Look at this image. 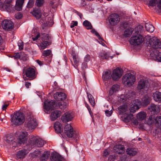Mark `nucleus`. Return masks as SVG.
<instances>
[{
  "label": "nucleus",
  "mask_w": 161,
  "mask_h": 161,
  "mask_svg": "<svg viewBox=\"0 0 161 161\" xmlns=\"http://www.w3.org/2000/svg\"><path fill=\"white\" fill-rule=\"evenodd\" d=\"M28 133L25 131L22 132L18 138V142H16L14 139L10 136H8L4 140L8 146H12L13 147H16L24 144L27 141L26 137Z\"/></svg>",
  "instance_id": "obj_1"
},
{
  "label": "nucleus",
  "mask_w": 161,
  "mask_h": 161,
  "mask_svg": "<svg viewBox=\"0 0 161 161\" xmlns=\"http://www.w3.org/2000/svg\"><path fill=\"white\" fill-rule=\"evenodd\" d=\"M11 121L14 125H21L25 121V116L22 112L20 111L16 112L14 113Z\"/></svg>",
  "instance_id": "obj_2"
},
{
  "label": "nucleus",
  "mask_w": 161,
  "mask_h": 161,
  "mask_svg": "<svg viewBox=\"0 0 161 161\" xmlns=\"http://www.w3.org/2000/svg\"><path fill=\"white\" fill-rule=\"evenodd\" d=\"M25 125L26 128L31 130L35 129L37 126L36 119L31 113L28 114Z\"/></svg>",
  "instance_id": "obj_3"
},
{
  "label": "nucleus",
  "mask_w": 161,
  "mask_h": 161,
  "mask_svg": "<svg viewBox=\"0 0 161 161\" xmlns=\"http://www.w3.org/2000/svg\"><path fill=\"white\" fill-rule=\"evenodd\" d=\"M45 143V142L37 136H32L29 141L28 145L31 148L37 147H41Z\"/></svg>",
  "instance_id": "obj_4"
},
{
  "label": "nucleus",
  "mask_w": 161,
  "mask_h": 161,
  "mask_svg": "<svg viewBox=\"0 0 161 161\" xmlns=\"http://www.w3.org/2000/svg\"><path fill=\"white\" fill-rule=\"evenodd\" d=\"M145 39L147 42L153 48L155 49L161 48V42L157 37L147 35L145 37Z\"/></svg>",
  "instance_id": "obj_5"
},
{
  "label": "nucleus",
  "mask_w": 161,
  "mask_h": 161,
  "mask_svg": "<svg viewBox=\"0 0 161 161\" xmlns=\"http://www.w3.org/2000/svg\"><path fill=\"white\" fill-rule=\"evenodd\" d=\"M136 80L134 75L131 73H127L122 78V82L125 85L130 86L133 85Z\"/></svg>",
  "instance_id": "obj_6"
},
{
  "label": "nucleus",
  "mask_w": 161,
  "mask_h": 161,
  "mask_svg": "<svg viewBox=\"0 0 161 161\" xmlns=\"http://www.w3.org/2000/svg\"><path fill=\"white\" fill-rule=\"evenodd\" d=\"M145 38L140 34L133 35L130 39V42L131 44L134 46L141 44L145 40Z\"/></svg>",
  "instance_id": "obj_7"
},
{
  "label": "nucleus",
  "mask_w": 161,
  "mask_h": 161,
  "mask_svg": "<svg viewBox=\"0 0 161 161\" xmlns=\"http://www.w3.org/2000/svg\"><path fill=\"white\" fill-rule=\"evenodd\" d=\"M120 20V17L118 14L114 13L111 14L109 18V22L110 25H115Z\"/></svg>",
  "instance_id": "obj_8"
},
{
  "label": "nucleus",
  "mask_w": 161,
  "mask_h": 161,
  "mask_svg": "<svg viewBox=\"0 0 161 161\" xmlns=\"http://www.w3.org/2000/svg\"><path fill=\"white\" fill-rule=\"evenodd\" d=\"M55 103L54 101L52 100L51 101L46 100L44 103V108L47 111L45 112L47 114H48V111L51 110L55 108Z\"/></svg>",
  "instance_id": "obj_9"
},
{
  "label": "nucleus",
  "mask_w": 161,
  "mask_h": 161,
  "mask_svg": "<svg viewBox=\"0 0 161 161\" xmlns=\"http://www.w3.org/2000/svg\"><path fill=\"white\" fill-rule=\"evenodd\" d=\"M137 88L138 90H143L147 91L148 89L147 80L144 79H141L138 81Z\"/></svg>",
  "instance_id": "obj_10"
},
{
  "label": "nucleus",
  "mask_w": 161,
  "mask_h": 161,
  "mask_svg": "<svg viewBox=\"0 0 161 161\" xmlns=\"http://www.w3.org/2000/svg\"><path fill=\"white\" fill-rule=\"evenodd\" d=\"M122 74V70L118 68L113 71L112 77L113 80H118L121 77Z\"/></svg>",
  "instance_id": "obj_11"
},
{
  "label": "nucleus",
  "mask_w": 161,
  "mask_h": 161,
  "mask_svg": "<svg viewBox=\"0 0 161 161\" xmlns=\"http://www.w3.org/2000/svg\"><path fill=\"white\" fill-rule=\"evenodd\" d=\"M2 26L4 30L9 31L12 29L14 27L13 23L8 20H4L2 23Z\"/></svg>",
  "instance_id": "obj_12"
},
{
  "label": "nucleus",
  "mask_w": 161,
  "mask_h": 161,
  "mask_svg": "<svg viewBox=\"0 0 161 161\" xmlns=\"http://www.w3.org/2000/svg\"><path fill=\"white\" fill-rule=\"evenodd\" d=\"M141 102L138 100L134 101L133 103L131 105L130 111L131 113H134L139 109L141 106Z\"/></svg>",
  "instance_id": "obj_13"
},
{
  "label": "nucleus",
  "mask_w": 161,
  "mask_h": 161,
  "mask_svg": "<svg viewBox=\"0 0 161 161\" xmlns=\"http://www.w3.org/2000/svg\"><path fill=\"white\" fill-rule=\"evenodd\" d=\"M41 39L47 44L51 45L52 43L53 38L51 36L47 34L44 33L41 35Z\"/></svg>",
  "instance_id": "obj_14"
},
{
  "label": "nucleus",
  "mask_w": 161,
  "mask_h": 161,
  "mask_svg": "<svg viewBox=\"0 0 161 161\" xmlns=\"http://www.w3.org/2000/svg\"><path fill=\"white\" fill-rule=\"evenodd\" d=\"M40 22L45 26H51L53 24V18L51 17H46L44 20L43 19H41Z\"/></svg>",
  "instance_id": "obj_15"
},
{
  "label": "nucleus",
  "mask_w": 161,
  "mask_h": 161,
  "mask_svg": "<svg viewBox=\"0 0 161 161\" xmlns=\"http://www.w3.org/2000/svg\"><path fill=\"white\" fill-rule=\"evenodd\" d=\"M148 6L155 7V8L161 10V0H150Z\"/></svg>",
  "instance_id": "obj_16"
},
{
  "label": "nucleus",
  "mask_w": 161,
  "mask_h": 161,
  "mask_svg": "<svg viewBox=\"0 0 161 161\" xmlns=\"http://www.w3.org/2000/svg\"><path fill=\"white\" fill-rule=\"evenodd\" d=\"M61 115V112L58 110L53 111L50 115V118L51 120L54 121Z\"/></svg>",
  "instance_id": "obj_17"
},
{
  "label": "nucleus",
  "mask_w": 161,
  "mask_h": 161,
  "mask_svg": "<svg viewBox=\"0 0 161 161\" xmlns=\"http://www.w3.org/2000/svg\"><path fill=\"white\" fill-rule=\"evenodd\" d=\"M72 114L69 112L65 113L61 117V120L64 123L71 121L73 118Z\"/></svg>",
  "instance_id": "obj_18"
},
{
  "label": "nucleus",
  "mask_w": 161,
  "mask_h": 161,
  "mask_svg": "<svg viewBox=\"0 0 161 161\" xmlns=\"http://www.w3.org/2000/svg\"><path fill=\"white\" fill-rule=\"evenodd\" d=\"M54 98L57 101H63L66 97V94L62 92H57L54 95Z\"/></svg>",
  "instance_id": "obj_19"
},
{
  "label": "nucleus",
  "mask_w": 161,
  "mask_h": 161,
  "mask_svg": "<svg viewBox=\"0 0 161 161\" xmlns=\"http://www.w3.org/2000/svg\"><path fill=\"white\" fill-rule=\"evenodd\" d=\"M66 135L69 137L73 138V139L77 140L79 138V135L74 130H70L65 132Z\"/></svg>",
  "instance_id": "obj_20"
},
{
  "label": "nucleus",
  "mask_w": 161,
  "mask_h": 161,
  "mask_svg": "<svg viewBox=\"0 0 161 161\" xmlns=\"http://www.w3.org/2000/svg\"><path fill=\"white\" fill-rule=\"evenodd\" d=\"M71 55L73 56L74 64H73L74 67L76 69H78V66L79 63V58L77 54L75 53L74 52L72 51L71 53Z\"/></svg>",
  "instance_id": "obj_21"
},
{
  "label": "nucleus",
  "mask_w": 161,
  "mask_h": 161,
  "mask_svg": "<svg viewBox=\"0 0 161 161\" xmlns=\"http://www.w3.org/2000/svg\"><path fill=\"white\" fill-rule=\"evenodd\" d=\"M125 150L124 146L121 145H116L114 147V152L118 154L123 153L125 151Z\"/></svg>",
  "instance_id": "obj_22"
},
{
  "label": "nucleus",
  "mask_w": 161,
  "mask_h": 161,
  "mask_svg": "<svg viewBox=\"0 0 161 161\" xmlns=\"http://www.w3.org/2000/svg\"><path fill=\"white\" fill-rule=\"evenodd\" d=\"M35 71L32 68H28L26 70L25 75L29 78H34L35 76Z\"/></svg>",
  "instance_id": "obj_23"
},
{
  "label": "nucleus",
  "mask_w": 161,
  "mask_h": 161,
  "mask_svg": "<svg viewBox=\"0 0 161 161\" xmlns=\"http://www.w3.org/2000/svg\"><path fill=\"white\" fill-rule=\"evenodd\" d=\"M154 100L157 102L160 103L161 102V92L156 91L153 93L152 95Z\"/></svg>",
  "instance_id": "obj_24"
},
{
  "label": "nucleus",
  "mask_w": 161,
  "mask_h": 161,
  "mask_svg": "<svg viewBox=\"0 0 161 161\" xmlns=\"http://www.w3.org/2000/svg\"><path fill=\"white\" fill-rule=\"evenodd\" d=\"M52 161H64V159L56 153H52L51 156Z\"/></svg>",
  "instance_id": "obj_25"
},
{
  "label": "nucleus",
  "mask_w": 161,
  "mask_h": 161,
  "mask_svg": "<svg viewBox=\"0 0 161 161\" xmlns=\"http://www.w3.org/2000/svg\"><path fill=\"white\" fill-rule=\"evenodd\" d=\"M109 55H110L109 53L102 51L99 53L98 57L100 60H103L104 59H108Z\"/></svg>",
  "instance_id": "obj_26"
},
{
  "label": "nucleus",
  "mask_w": 161,
  "mask_h": 161,
  "mask_svg": "<svg viewBox=\"0 0 161 161\" xmlns=\"http://www.w3.org/2000/svg\"><path fill=\"white\" fill-rule=\"evenodd\" d=\"M24 0H17L16 2L15 8L17 11H20L22 9Z\"/></svg>",
  "instance_id": "obj_27"
},
{
  "label": "nucleus",
  "mask_w": 161,
  "mask_h": 161,
  "mask_svg": "<svg viewBox=\"0 0 161 161\" xmlns=\"http://www.w3.org/2000/svg\"><path fill=\"white\" fill-rule=\"evenodd\" d=\"M54 128L55 131L58 133H60L63 130L62 125L58 122H56L54 125Z\"/></svg>",
  "instance_id": "obj_28"
},
{
  "label": "nucleus",
  "mask_w": 161,
  "mask_h": 161,
  "mask_svg": "<svg viewBox=\"0 0 161 161\" xmlns=\"http://www.w3.org/2000/svg\"><path fill=\"white\" fill-rule=\"evenodd\" d=\"M13 5L11 4H3V6L1 7L0 8L4 9V8L8 12H11L13 10Z\"/></svg>",
  "instance_id": "obj_29"
},
{
  "label": "nucleus",
  "mask_w": 161,
  "mask_h": 161,
  "mask_svg": "<svg viewBox=\"0 0 161 161\" xmlns=\"http://www.w3.org/2000/svg\"><path fill=\"white\" fill-rule=\"evenodd\" d=\"M151 98L148 95L145 96L142 99V103L144 106L147 105L150 102Z\"/></svg>",
  "instance_id": "obj_30"
},
{
  "label": "nucleus",
  "mask_w": 161,
  "mask_h": 161,
  "mask_svg": "<svg viewBox=\"0 0 161 161\" xmlns=\"http://www.w3.org/2000/svg\"><path fill=\"white\" fill-rule=\"evenodd\" d=\"M127 153L130 156H134L137 153L136 150L135 148H128L126 150Z\"/></svg>",
  "instance_id": "obj_31"
},
{
  "label": "nucleus",
  "mask_w": 161,
  "mask_h": 161,
  "mask_svg": "<svg viewBox=\"0 0 161 161\" xmlns=\"http://www.w3.org/2000/svg\"><path fill=\"white\" fill-rule=\"evenodd\" d=\"M156 52H157L156 50ZM151 56L153 58H156L158 61L161 62V52L158 53H154V52L153 51L151 53Z\"/></svg>",
  "instance_id": "obj_32"
},
{
  "label": "nucleus",
  "mask_w": 161,
  "mask_h": 161,
  "mask_svg": "<svg viewBox=\"0 0 161 161\" xmlns=\"http://www.w3.org/2000/svg\"><path fill=\"white\" fill-rule=\"evenodd\" d=\"M111 72L110 71L105 72L103 73V79L104 80H107L111 78L112 75Z\"/></svg>",
  "instance_id": "obj_33"
},
{
  "label": "nucleus",
  "mask_w": 161,
  "mask_h": 161,
  "mask_svg": "<svg viewBox=\"0 0 161 161\" xmlns=\"http://www.w3.org/2000/svg\"><path fill=\"white\" fill-rule=\"evenodd\" d=\"M146 117V114L143 112H141L139 113L136 116L137 119L140 120H142L145 119Z\"/></svg>",
  "instance_id": "obj_34"
},
{
  "label": "nucleus",
  "mask_w": 161,
  "mask_h": 161,
  "mask_svg": "<svg viewBox=\"0 0 161 161\" xmlns=\"http://www.w3.org/2000/svg\"><path fill=\"white\" fill-rule=\"evenodd\" d=\"M27 151L25 149H23L19 151L17 154V158H23L25 157L27 153Z\"/></svg>",
  "instance_id": "obj_35"
},
{
  "label": "nucleus",
  "mask_w": 161,
  "mask_h": 161,
  "mask_svg": "<svg viewBox=\"0 0 161 161\" xmlns=\"http://www.w3.org/2000/svg\"><path fill=\"white\" fill-rule=\"evenodd\" d=\"M154 124L156 126L161 128V116H158L154 119Z\"/></svg>",
  "instance_id": "obj_36"
},
{
  "label": "nucleus",
  "mask_w": 161,
  "mask_h": 161,
  "mask_svg": "<svg viewBox=\"0 0 161 161\" xmlns=\"http://www.w3.org/2000/svg\"><path fill=\"white\" fill-rule=\"evenodd\" d=\"M145 27L146 30L150 32H153L154 29V26L149 23H146Z\"/></svg>",
  "instance_id": "obj_37"
},
{
  "label": "nucleus",
  "mask_w": 161,
  "mask_h": 161,
  "mask_svg": "<svg viewBox=\"0 0 161 161\" xmlns=\"http://www.w3.org/2000/svg\"><path fill=\"white\" fill-rule=\"evenodd\" d=\"M55 103L56 108H60L62 109L65 108L68 105V104L67 103L64 102H58L57 103Z\"/></svg>",
  "instance_id": "obj_38"
},
{
  "label": "nucleus",
  "mask_w": 161,
  "mask_h": 161,
  "mask_svg": "<svg viewBox=\"0 0 161 161\" xmlns=\"http://www.w3.org/2000/svg\"><path fill=\"white\" fill-rule=\"evenodd\" d=\"M32 14L33 16L38 19L40 18L42 15L41 10L39 9L34 10Z\"/></svg>",
  "instance_id": "obj_39"
},
{
  "label": "nucleus",
  "mask_w": 161,
  "mask_h": 161,
  "mask_svg": "<svg viewBox=\"0 0 161 161\" xmlns=\"http://www.w3.org/2000/svg\"><path fill=\"white\" fill-rule=\"evenodd\" d=\"M119 89V86L117 85H113L109 91V94L110 95H112L114 92L118 91Z\"/></svg>",
  "instance_id": "obj_40"
},
{
  "label": "nucleus",
  "mask_w": 161,
  "mask_h": 161,
  "mask_svg": "<svg viewBox=\"0 0 161 161\" xmlns=\"http://www.w3.org/2000/svg\"><path fill=\"white\" fill-rule=\"evenodd\" d=\"M148 109L150 111L154 112H158L159 111L158 106L153 104H151L149 106Z\"/></svg>",
  "instance_id": "obj_41"
},
{
  "label": "nucleus",
  "mask_w": 161,
  "mask_h": 161,
  "mask_svg": "<svg viewBox=\"0 0 161 161\" xmlns=\"http://www.w3.org/2000/svg\"><path fill=\"white\" fill-rule=\"evenodd\" d=\"M50 155L49 152L47 151L44 153L42 156L40 158V160L42 161H45L47 159Z\"/></svg>",
  "instance_id": "obj_42"
},
{
  "label": "nucleus",
  "mask_w": 161,
  "mask_h": 161,
  "mask_svg": "<svg viewBox=\"0 0 161 161\" xmlns=\"http://www.w3.org/2000/svg\"><path fill=\"white\" fill-rule=\"evenodd\" d=\"M133 118V115L131 114H125L124 121L126 122L130 121Z\"/></svg>",
  "instance_id": "obj_43"
},
{
  "label": "nucleus",
  "mask_w": 161,
  "mask_h": 161,
  "mask_svg": "<svg viewBox=\"0 0 161 161\" xmlns=\"http://www.w3.org/2000/svg\"><path fill=\"white\" fill-rule=\"evenodd\" d=\"M119 109L120 111V113L123 114L125 112L127 109V106L125 105H123L120 106L119 108Z\"/></svg>",
  "instance_id": "obj_44"
},
{
  "label": "nucleus",
  "mask_w": 161,
  "mask_h": 161,
  "mask_svg": "<svg viewBox=\"0 0 161 161\" xmlns=\"http://www.w3.org/2000/svg\"><path fill=\"white\" fill-rule=\"evenodd\" d=\"M87 97L91 105L94 106L95 105V101L93 96L90 94L87 93Z\"/></svg>",
  "instance_id": "obj_45"
},
{
  "label": "nucleus",
  "mask_w": 161,
  "mask_h": 161,
  "mask_svg": "<svg viewBox=\"0 0 161 161\" xmlns=\"http://www.w3.org/2000/svg\"><path fill=\"white\" fill-rule=\"evenodd\" d=\"M143 30V27L141 25H138L135 29V31L137 35L141 33Z\"/></svg>",
  "instance_id": "obj_46"
},
{
  "label": "nucleus",
  "mask_w": 161,
  "mask_h": 161,
  "mask_svg": "<svg viewBox=\"0 0 161 161\" xmlns=\"http://www.w3.org/2000/svg\"><path fill=\"white\" fill-rule=\"evenodd\" d=\"M83 25L87 29H90L92 28L91 23L87 20H86L83 22Z\"/></svg>",
  "instance_id": "obj_47"
},
{
  "label": "nucleus",
  "mask_w": 161,
  "mask_h": 161,
  "mask_svg": "<svg viewBox=\"0 0 161 161\" xmlns=\"http://www.w3.org/2000/svg\"><path fill=\"white\" fill-rule=\"evenodd\" d=\"M49 45H50V44H47V42L46 43L43 41H42V42L39 45H38V46L40 49L43 50L45 48Z\"/></svg>",
  "instance_id": "obj_48"
},
{
  "label": "nucleus",
  "mask_w": 161,
  "mask_h": 161,
  "mask_svg": "<svg viewBox=\"0 0 161 161\" xmlns=\"http://www.w3.org/2000/svg\"><path fill=\"white\" fill-rule=\"evenodd\" d=\"M58 0H52L50 2V5L53 8H54L58 6Z\"/></svg>",
  "instance_id": "obj_49"
},
{
  "label": "nucleus",
  "mask_w": 161,
  "mask_h": 161,
  "mask_svg": "<svg viewBox=\"0 0 161 161\" xmlns=\"http://www.w3.org/2000/svg\"><path fill=\"white\" fill-rule=\"evenodd\" d=\"M133 30L131 29H127L125 30L124 32V36L125 37H129L132 33Z\"/></svg>",
  "instance_id": "obj_50"
},
{
  "label": "nucleus",
  "mask_w": 161,
  "mask_h": 161,
  "mask_svg": "<svg viewBox=\"0 0 161 161\" xmlns=\"http://www.w3.org/2000/svg\"><path fill=\"white\" fill-rule=\"evenodd\" d=\"M73 130V128L71 125L68 124L66 125L64 128V131L65 132Z\"/></svg>",
  "instance_id": "obj_51"
},
{
  "label": "nucleus",
  "mask_w": 161,
  "mask_h": 161,
  "mask_svg": "<svg viewBox=\"0 0 161 161\" xmlns=\"http://www.w3.org/2000/svg\"><path fill=\"white\" fill-rule=\"evenodd\" d=\"M153 119L154 118L153 115L150 116L147 121V124L148 125H151L153 123Z\"/></svg>",
  "instance_id": "obj_52"
},
{
  "label": "nucleus",
  "mask_w": 161,
  "mask_h": 161,
  "mask_svg": "<svg viewBox=\"0 0 161 161\" xmlns=\"http://www.w3.org/2000/svg\"><path fill=\"white\" fill-rule=\"evenodd\" d=\"M110 151L109 148L106 149L104 150L103 153V156L104 157H106L110 153Z\"/></svg>",
  "instance_id": "obj_53"
},
{
  "label": "nucleus",
  "mask_w": 161,
  "mask_h": 161,
  "mask_svg": "<svg viewBox=\"0 0 161 161\" xmlns=\"http://www.w3.org/2000/svg\"><path fill=\"white\" fill-rule=\"evenodd\" d=\"M18 46L20 50H22L23 49L24 44L23 42L21 40H20L19 41Z\"/></svg>",
  "instance_id": "obj_54"
},
{
  "label": "nucleus",
  "mask_w": 161,
  "mask_h": 161,
  "mask_svg": "<svg viewBox=\"0 0 161 161\" xmlns=\"http://www.w3.org/2000/svg\"><path fill=\"white\" fill-rule=\"evenodd\" d=\"M44 3V0H36V4L37 6L40 7L42 6Z\"/></svg>",
  "instance_id": "obj_55"
},
{
  "label": "nucleus",
  "mask_w": 161,
  "mask_h": 161,
  "mask_svg": "<svg viewBox=\"0 0 161 161\" xmlns=\"http://www.w3.org/2000/svg\"><path fill=\"white\" fill-rule=\"evenodd\" d=\"M117 158V156L115 155H110L108 158V159L110 161H114Z\"/></svg>",
  "instance_id": "obj_56"
},
{
  "label": "nucleus",
  "mask_w": 161,
  "mask_h": 161,
  "mask_svg": "<svg viewBox=\"0 0 161 161\" xmlns=\"http://www.w3.org/2000/svg\"><path fill=\"white\" fill-rule=\"evenodd\" d=\"M51 52V51L50 50H45L43 52V55L44 56H48L50 54Z\"/></svg>",
  "instance_id": "obj_57"
},
{
  "label": "nucleus",
  "mask_w": 161,
  "mask_h": 161,
  "mask_svg": "<svg viewBox=\"0 0 161 161\" xmlns=\"http://www.w3.org/2000/svg\"><path fill=\"white\" fill-rule=\"evenodd\" d=\"M34 2V0H29L27 5V7L31 8L33 6Z\"/></svg>",
  "instance_id": "obj_58"
},
{
  "label": "nucleus",
  "mask_w": 161,
  "mask_h": 161,
  "mask_svg": "<svg viewBox=\"0 0 161 161\" xmlns=\"http://www.w3.org/2000/svg\"><path fill=\"white\" fill-rule=\"evenodd\" d=\"M92 32L93 33L95 34V35L99 39L103 40L102 38L101 37L100 35L98 33L97 31H96L95 30H92Z\"/></svg>",
  "instance_id": "obj_59"
},
{
  "label": "nucleus",
  "mask_w": 161,
  "mask_h": 161,
  "mask_svg": "<svg viewBox=\"0 0 161 161\" xmlns=\"http://www.w3.org/2000/svg\"><path fill=\"white\" fill-rule=\"evenodd\" d=\"M15 17L17 19H20L22 17V14L20 12H18L15 14Z\"/></svg>",
  "instance_id": "obj_60"
},
{
  "label": "nucleus",
  "mask_w": 161,
  "mask_h": 161,
  "mask_svg": "<svg viewBox=\"0 0 161 161\" xmlns=\"http://www.w3.org/2000/svg\"><path fill=\"white\" fill-rule=\"evenodd\" d=\"M105 114L107 116H110L112 114L113 111L112 110L109 111L108 110H106L105 111Z\"/></svg>",
  "instance_id": "obj_61"
},
{
  "label": "nucleus",
  "mask_w": 161,
  "mask_h": 161,
  "mask_svg": "<svg viewBox=\"0 0 161 161\" xmlns=\"http://www.w3.org/2000/svg\"><path fill=\"white\" fill-rule=\"evenodd\" d=\"M90 56L89 55H86L84 58V62L87 63L90 61Z\"/></svg>",
  "instance_id": "obj_62"
},
{
  "label": "nucleus",
  "mask_w": 161,
  "mask_h": 161,
  "mask_svg": "<svg viewBox=\"0 0 161 161\" xmlns=\"http://www.w3.org/2000/svg\"><path fill=\"white\" fill-rule=\"evenodd\" d=\"M85 106L87 108L90 114L91 115V116L92 117V112L91 109L90 108V106L86 103H85Z\"/></svg>",
  "instance_id": "obj_63"
},
{
  "label": "nucleus",
  "mask_w": 161,
  "mask_h": 161,
  "mask_svg": "<svg viewBox=\"0 0 161 161\" xmlns=\"http://www.w3.org/2000/svg\"><path fill=\"white\" fill-rule=\"evenodd\" d=\"M39 37L41 38V35L39 33H38L35 37H33L32 39L33 41H35Z\"/></svg>",
  "instance_id": "obj_64"
}]
</instances>
